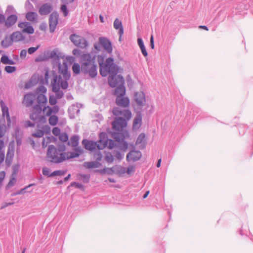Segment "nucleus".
Returning a JSON list of instances; mask_svg holds the SVG:
<instances>
[{
    "label": "nucleus",
    "mask_w": 253,
    "mask_h": 253,
    "mask_svg": "<svg viewBox=\"0 0 253 253\" xmlns=\"http://www.w3.org/2000/svg\"><path fill=\"white\" fill-rule=\"evenodd\" d=\"M100 73L103 77L109 75L108 83L109 85L115 87L117 86L124 84L125 80L121 75H117L119 68L114 63L113 59L111 58L107 59L104 64L100 63Z\"/></svg>",
    "instance_id": "obj_1"
},
{
    "label": "nucleus",
    "mask_w": 253,
    "mask_h": 253,
    "mask_svg": "<svg viewBox=\"0 0 253 253\" xmlns=\"http://www.w3.org/2000/svg\"><path fill=\"white\" fill-rule=\"evenodd\" d=\"M65 146L64 145L58 149H56L54 146H49L47 153V157L50 161L59 163L66 160H68L79 157L83 153V150L78 147L75 149V152H64Z\"/></svg>",
    "instance_id": "obj_2"
},
{
    "label": "nucleus",
    "mask_w": 253,
    "mask_h": 253,
    "mask_svg": "<svg viewBox=\"0 0 253 253\" xmlns=\"http://www.w3.org/2000/svg\"><path fill=\"white\" fill-rule=\"evenodd\" d=\"M62 75L54 77L51 82L52 90L56 93V97L61 98L63 96V92L60 90V86L63 89H66L68 87L67 80L70 78V74L67 71V67L65 65L63 69L61 71Z\"/></svg>",
    "instance_id": "obj_3"
},
{
    "label": "nucleus",
    "mask_w": 253,
    "mask_h": 253,
    "mask_svg": "<svg viewBox=\"0 0 253 253\" xmlns=\"http://www.w3.org/2000/svg\"><path fill=\"white\" fill-rule=\"evenodd\" d=\"M95 59L94 56L88 53L84 54L81 56V71L84 74H88L91 78L95 77L97 74Z\"/></svg>",
    "instance_id": "obj_4"
},
{
    "label": "nucleus",
    "mask_w": 253,
    "mask_h": 253,
    "mask_svg": "<svg viewBox=\"0 0 253 253\" xmlns=\"http://www.w3.org/2000/svg\"><path fill=\"white\" fill-rule=\"evenodd\" d=\"M25 37L19 31L14 32L10 36L9 38H5L1 42V45L4 47H7L11 45L12 42H17L24 40Z\"/></svg>",
    "instance_id": "obj_5"
},
{
    "label": "nucleus",
    "mask_w": 253,
    "mask_h": 253,
    "mask_svg": "<svg viewBox=\"0 0 253 253\" xmlns=\"http://www.w3.org/2000/svg\"><path fill=\"white\" fill-rule=\"evenodd\" d=\"M70 39L75 45L81 48H85L87 46L85 39L79 35L73 34L70 36Z\"/></svg>",
    "instance_id": "obj_6"
},
{
    "label": "nucleus",
    "mask_w": 253,
    "mask_h": 253,
    "mask_svg": "<svg viewBox=\"0 0 253 253\" xmlns=\"http://www.w3.org/2000/svg\"><path fill=\"white\" fill-rule=\"evenodd\" d=\"M126 120L122 118H116L112 123L113 128L117 131H122L126 126Z\"/></svg>",
    "instance_id": "obj_7"
},
{
    "label": "nucleus",
    "mask_w": 253,
    "mask_h": 253,
    "mask_svg": "<svg viewBox=\"0 0 253 253\" xmlns=\"http://www.w3.org/2000/svg\"><path fill=\"white\" fill-rule=\"evenodd\" d=\"M102 159V155L100 153L97 154L96 160L97 162H84L83 164L84 167L87 169H93L99 168L101 164L99 163Z\"/></svg>",
    "instance_id": "obj_8"
},
{
    "label": "nucleus",
    "mask_w": 253,
    "mask_h": 253,
    "mask_svg": "<svg viewBox=\"0 0 253 253\" xmlns=\"http://www.w3.org/2000/svg\"><path fill=\"white\" fill-rule=\"evenodd\" d=\"M36 96L35 94L29 93L25 94L22 101V103L26 107L31 106L36 99Z\"/></svg>",
    "instance_id": "obj_9"
},
{
    "label": "nucleus",
    "mask_w": 253,
    "mask_h": 253,
    "mask_svg": "<svg viewBox=\"0 0 253 253\" xmlns=\"http://www.w3.org/2000/svg\"><path fill=\"white\" fill-rule=\"evenodd\" d=\"M116 103L118 106L126 108L129 105L130 101L127 97L125 96H117L116 98Z\"/></svg>",
    "instance_id": "obj_10"
},
{
    "label": "nucleus",
    "mask_w": 253,
    "mask_h": 253,
    "mask_svg": "<svg viewBox=\"0 0 253 253\" xmlns=\"http://www.w3.org/2000/svg\"><path fill=\"white\" fill-rule=\"evenodd\" d=\"M50 31L51 32L54 31L58 23V15L56 13H52L49 19Z\"/></svg>",
    "instance_id": "obj_11"
},
{
    "label": "nucleus",
    "mask_w": 253,
    "mask_h": 253,
    "mask_svg": "<svg viewBox=\"0 0 253 253\" xmlns=\"http://www.w3.org/2000/svg\"><path fill=\"white\" fill-rule=\"evenodd\" d=\"M59 110V108L58 106H54L53 107L47 106L42 109L43 114L46 116H50L52 113L57 114Z\"/></svg>",
    "instance_id": "obj_12"
},
{
    "label": "nucleus",
    "mask_w": 253,
    "mask_h": 253,
    "mask_svg": "<svg viewBox=\"0 0 253 253\" xmlns=\"http://www.w3.org/2000/svg\"><path fill=\"white\" fill-rule=\"evenodd\" d=\"M141 157V153L138 151H132L126 156L127 161H135L139 160Z\"/></svg>",
    "instance_id": "obj_13"
},
{
    "label": "nucleus",
    "mask_w": 253,
    "mask_h": 253,
    "mask_svg": "<svg viewBox=\"0 0 253 253\" xmlns=\"http://www.w3.org/2000/svg\"><path fill=\"white\" fill-rule=\"evenodd\" d=\"M105 135V133H101L100 137L102 138V137H103V138L95 142L96 148H97L98 150H103L107 146V139L104 137Z\"/></svg>",
    "instance_id": "obj_14"
},
{
    "label": "nucleus",
    "mask_w": 253,
    "mask_h": 253,
    "mask_svg": "<svg viewBox=\"0 0 253 253\" xmlns=\"http://www.w3.org/2000/svg\"><path fill=\"white\" fill-rule=\"evenodd\" d=\"M100 44L109 53H111L112 51V47L111 42L105 38H100L99 39Z\"/></svg>",
    "instance_id": "obj_15"
},
{
    "label": "nucleus",
    "mask_w": 253,
    "mask_h": 253,
    "mask_svg": "<svg viewBox=\"0 0 253 253\" xmlns=\"http://www.w3.org/2000/svg\"><path fill=\"white\" fill-rule=\"evenodd\" d=\"M114 27L115 29L119 30V41H121L122 37L124 34V29L121 21L116 18L114 22Z\"/></svg>",
    "instance_id": "obj_16"
},
{
    "label": "nucleus",
    "mask_w": 253,
    "mask_h": 253,
    "mask_svg": "<svg viewBox=\"0 0 253 253\" xmlns=\"http://www.w3.org/2000/svg\"><path fill=\"white\" fill-rule=\"evenodd\" d=\"M42 108L40 105H35L33 109L32 113L30 115V119L33 120H37L42 112Z\"/></svg>",
    "instance_id": "obj_17"
},
{
    "label": "nucleus",
    "mask_w": 253,
    "mask_h": 253,
    "mask_svg": "<svg viewBox=\"0 0 253 253\" xmlns=\"http://www.w3.org/2000/svg\"><path fill=\"white\" fill-rule=\"evenodd\" d=\"M135 100L136 103L139 105H143L145 102V97L143 92H137L135 94Z\"/></svg>",
    "instance_id": "obj_18"
},
{
    "label": "nucleus",
    "mask_w": 253,
    "mask_h": 253,
    "mask_svg": "<svg viewBox=\"0 0 253 253\" xmlns=\"http://www.w3.org/2000/svg\"><path fill=\"white\" fill-rule=\"evenodd\" d=\"M18 17L16 15L12 14L8 16L5 20V26L7 28L12 26L17 21Z\"/></svg>",
    "instance_id": "obj_19"
},
{
    "label": "nucleus",
    "mask_w": 253,
    "mask_h": 253,
    "mask_svg": "<svg viewBox=\"0 0 253 253\" xmlns=\"http://www.w3.org/2000/svg\"><path fill=\"white\" fill-rule=\"evenodd\" d=\"M52 10V7L50 4L45 3L42 5L39 9V13L41 15H46Z\"/></svg>",
    "instance_id": "obj_20"
},
{
    "label": "nucleus",
    "mask_w": 253,
    "mask_h": 253,
    "mask_svg": "<svg viewBox=\"0 0 253 253\" xmlns=\"http://www.w3.org/2000/svg\"><path fill=\"white\" fill-rule=\"evenodd\" d=\"M82 143L86 150L92 151L96 149V143L92 141L83 140Z\"/></svg>",
    "instance_id": "obj_21"
},
{
    "label": "nucleus",
    "mask_w": 253,
    "mask_h": 253,
    "mask_svg": "<svg viewBox=\"0 0 253 253\" xmlns=\"http://www.w3.org/2000/svg\"><path fill=\"white\" fill-rule=\"evenodd\" d=\"M0 106H1V108L2 116L3 117H6V120L7 121V125L9 126L10 123V118L8 112V109L3 103H0Z\"/></svg>",
    "instance_id": "obj_22"
},
{
    "label": "nucleus",
    "mask_w": 253,
    "mask_h": 253,
    "mask_svg": "<svg viewBox=\"0 0 253 253\" xmlns=\"http://www.w3.org/2000/svg\"><path fill=\"white\" fill-rule=\"evenodd\" d=\"M114 94L117 96H123L126 94V88L124 84L119 85L114 90Z\"/></svg>",
    "instance_id": "obj_23"
},
{
    "label": "nucleus",
    "mask_w": 253,
    "mask_h": 253,
    "mask_svg": "<svg viewBox=\"0 0 253 253\" xmlns=\"http://www.w3.org/2000/svg\"><path fill=\"white\" fill-rule=\"evenodd\" d=\"M37 102L40 105L46 104L47 103L46 97L42 93H39L37 97Z\"/></svg>",
    "instance_id": "obj_24"
},
{
    "label": "nucleus",
    "mask_w": 253,
    "mask_h": 253,
    "mask_svg": "<svg viewBox=\"0 0 253 253\" xmlns=\"http://www.w3.org/2000/svg\"><path fill=\"white\" fill-rule=\"evenodd\" d=\"M79 138L78 136L74 135L68 142V145L73 147H76L79 144Z\"/></svg>",
    "instance_id": "obj_25"
},
{
    "label": "nucleus",
    "mask_w": 253,
    "mask_h": 253,
    "mask_svg": "<svg viewBox=\"0 0 253 253\" xmlns=\"http://www.w3.org/2000/svg\"><path fill=\"white\" fill-rule=\"evenodd\" d=\"M142 119L140 116H137L134 119L133 125L134 129L139 128L141 125Z\"/></svg>",
    "instance_id": "obj_26"
},
{
    "label": "nucleus",
    "mask_w": 253,
    "mask_h": 253,
    "mask_svg": "<svg viewBox=\"0 0 253 253\" xmlns=\"http://www.w3.org/2000/svg\"><path fill=\"white\" fill-rule=\"evenodd\" d=\"M1 62L3 64H9V65H13L14 64V62L9 58V57L6 55H2L0 58Z\"/></svg>",
    "instance_id": "obj_27"
},
{
    "label": "nucleus",
    "mask_w": 253,
    "mask_h": 253,
    "mask_svg": "<svg viewBox=\"0 0 253 253\" xmlns=\"http://www.w3.org/2000/svg\"><path fill=\"white\" fill-rule=\"evenodd\" d=\"M37 14L34 12H28L26 15V18L28 21H35L37 18Z\"/></svg>",
    "instance_id": "obj_28"
},
{
    "label": "nucleus",
    "mask_w": 253,
    "mask_h": 253,
    "mask_svg": "<svg viewBox=\"0 0 253 253\" xmlns=\"http://www.w3.org/2000/svg\"><path fill=\"white\" fill-rule=\"evenodd\" d=\"M48 122L50 125L55 126L58 122V118L55 115H51L49 118Z\"/></svg>",
    "instance_id": "obj_29"
},
{
    "label": "nucleus",
    "mask_w": 253,
    "mask_h": 253,
    "mask_svg": "<svg viewBox=\"0 0 253 253\" xmlns=\"http://www.w3.org/2000/svg\"><path fill=\"white\" fill-rule=\"evenodd\" d=\"M72 70L74 73L79 74L81 71V66L78 63H75L72 67Z\"/></svg>",
    "instance_id": "obj_30"
},
{
    "label": "nucleus",
    "mask_w": 253,
    "mask_h": 253,
    "mask_svg": "<svg viewBox=\"0 0 253 253\" xmlns=\"http://www.w3.org/2000/svg\"><path fill=\"white\" fill-rule=\"evenodd\" d=\"M22 32L23 33H27V34H33L34 32V29L32 26H31L30 24L25 28L22 30Z\"/></svg>",
    "instance_id": "obj_31"
},
{
    "label": "nucleus",
    "mask_w": 253,
    "mask_h": 253,
    "mask_svg": "<svg viewBox=\"0 0 253 253\" xmlns=\"http://www.w3.org/2000/svg\"><path fill=\"white\" fill-rule=\"evenodd\" d=\"M16 68L14 66H6L4 68V71L8 73H12L16 71Z\"/></svg>",
    "instance_id": "obj_32"
},
{
    "label": "nucleus",
    "mask_w": 253,
    "mask_h": 253,
    "mask_svg": "<svg viewBox=\"0 0 253 253\" xmlns=\"http://www.w3.org/2000/svg\"><path fill=\"white\" fill-rule=\"evenodd\" d=\"M135 171V167L133 165H130L126 169V173L128 175H131L134 173Z\"/></svg>",
    "instance_id": "obj_33"
},
{
    "label": "nucleus",
    "mask_w": 253,
    "mask_h": 253,
    "mask_svg": "<svg viewBox=\"0 0 253 253\" xmlns=\"http://www.w3.org/2000/svg\"><path fill=\"white\" fill-rule=\"evenodd\" d=\"M122 115L127 120H129L131 118V113L128 110H125L123 111Z\"/></svg>",
    "instance_id": "obj_34"
},
{
    "label": "nucleus",
    "mask_w": 253,
    "mask_h": 253,
    "mask_svg": "<svg viewBox=\"0 0 253 253\" xmlns=\"http://www.w3.org/2000/svg\"><path fill=\"white\" fill-rule=\"evenodd\" d=\"M44 135V131L42 130H38L35 132L33 133L32 135L35 137H42Z\"/></svg>",
    "instance_id": "obj_35"
},
{
    "label": "nucleus",
    "mask_w": 253,
    "mask_h": 253,
    "mask_svg": "<svg viewBox=\"0 0 253 253\" xmlns=\"http://www.w3.org/2000/svg\"><path fill=\"white\" fill-rule=\"evenodd\" d=\"M6 131V127L5 125H0V138L4 136Z\"/></svg>",
    "instance_id": "obj_36"
},
{
    "label": "nucleus",
    "mask_w": 253,
    "mask_h": 253,
    "mask_svg": "<svg viewBox=\"0 0 253 253\" xmlns=\"http://www.w3.org/2000/svg\"><path fill=\"white\" fill-rule=\"evenodd\" d=\"M145 138V134L143 133H141L138 136V137L136 140V144H138L141 143L142 142H143L144 141Z\"/></svg>",
    "instance_id": "obj_37"
},
{
    "label": "nucleus",
    "mask_w": 253,
    "mask_h": 253,
    "mask_svg": "<svg viewBox=\"0 0 253 253\" xmlns=\"http://www.w3.org/2000/svg\"><path fill=\"white\" fill-rule=\"evenodd\" d=\"M13 151L9 149L8 150L7 154H6V162L9 161H10L13 158Z\"/></svg>",
    "instance_id": "obj_38"
},
{
    "label": "nucleus",
    "mask_w": 253,
    "mask_h": 253,
    "mask_svg": "<svg viewBox=\"0 0 253 253\" xmlns=\"http://www.w3.org/2000/svg\"><path fill=\"white\" fill-rule=\"evenodd\" d=\"M57 98L55 96L53 95H51L49 96V102L51 105L55 106V105L57 103Z\"/></svg>",
    "instance_id": "obj_39"
},
{
    "label": "nucleus",
    "mask_w": 253,
    "mask_h": 253,
    "mask_svg": "<svg viewBox=\"0 0 253 253\" xmlns=\"http://www.w3.org/2000/svg\"><path fill=\"white\" fill-rule=\"evenodd\" d=\"M52 138L50 137H46L43 139L42 142V145L43 147H46L47 143H50L51 141Z\"/></svg>",
    "instance_id": "obj_40"
},
{
    "label": "nucleus",
    "mask_w": 253,
    "mask_h": 253,
    "mask_svg": "<svg viewBox=\"0 0 253 253\" xmlns=\"http://www.w3.org/2000/svg\"><path fill=\"white\" fill-rule=\"evenodd\" d=\"M123 111H122L120 108L115 107L113 109L112 113L115 116H119L122 115Z\"/></svg>",
    "instance_id": "obj_41"
},
{
    "label": "nucleus",
    "mask_w": 253,
    "mask_h": 253,
    "mask_svg": "<svg viewBox=\"0 0 253 253\" xmlns=\"http://www.w3.org/2000/svg\"><path fill=\"white\" fill-rule=\"evenodd\" d=\"M108 145V147L110 149H112L116 145L115 142L111 139H107V145Z\"/></svg>",
    "instance_id": "obj_42"
},
{
    "label": "nucleus",
    "mask_w": 253,
    "mask_h": 253,
    "mask_svg": "<svg viewBox=\"0 0 253 253\" xmlns=\"http://www.w3.org/2000/svg\"><path fill=\"white\" fill-rule=\"evenodd\" d=\"M46 91V88L43 86H40L39 87H38L36 92L37 94H39V93H45V92Z\"/></svg>",
    "instance_id": "obj_43"
},
{
    "label": "nucleus",
    "mask_w": 253,
    "mask_h": 253,
    "mask_svg": "<svg viewBox=\"0 0 253 253\" xmlns=\"http://www.w3.org/2000/svg\"><path fill=\"white\" fill-rule=\"evenodd\" d=\"M59 139L62 142H66L68 140V136L67 134L65 133H62L59 136Z\"/></svg>",
    "instance_id": "obj_44"
},
{
    "label": "nucleus",
    "mask_w": 253,
    "mask_h": 253,
    "mask_svg": "<svg viewBox=\"0 0 253 253\" xmlns=\"http://www.w3.org/2000/svg\"><path fill=\"white\" fill-rule=\"evenodd\" d=\"M105 160L108 163H112L114 160L113 155L111 153L107 154L106 156H105Z\"/></svg>",
    "instance_id": "obj_45"
},
{
    "label": "nucleus",
    "mask_w": 253,
    "mask_h": 253,
    "mask_svg": "<svg viewBox=\"0 0 253 253\" xmlns=\"http://www.w3.org/2000/svg\"><path fill=\"white\" fill-rule=\"evenodd\" d=\"M65 174V172L61 171V170H55L52 172L50 175L49 176H54L56 175H64Z\"/></svg>",
    "instance_id": "obj_46"
},
{
    "label": "nucleus",
    "mask_w": 253,
    "mask_h": 253,
    "mask_svg": "<svg viewBox=\"0 0 253 253\" xmlns=\"http://www.w3.org/2000/svg\"><path fill=\"white\" fill-rule=\"evenodd\" d=\"M40 47V45H38L36 47H30L28 49V52L29 54H31L36 52Z\"/></svg>",
    "instance_id": "obj_47"
},
{
    "label": "nucleus",
    "mask_w": 253,
    "mask_h": 253,
    "mask_svg": "<svg viewBox=\"0 0 253 253\" xmlns=\"http://www.w3.org/2000/svg\"><path fill=\"white\" fill-rule=\"evenodd\" d=\"M61 10L63 12L64 15L66 16L68 14V11L65 4H63L61 6Z\"/></svg>",
    "instance_id": "obj_48"
},
{
    "label": "nucleus",
    "mask_w": 253,
    "mask_h": 253,
    "mask_svg": "<svg viewBox=\"0 0 253 253\" xmlns=\"http://www.w3.org/2000/svg\"><path fill=\"white\" fill-rule=\"evenodd\" d=\"M29 24V23L25 22H20L18 24V26L20 29H22V30L24 29H25L26 27Z\"/></svg>",
    "instance_id": "obj_49"
},
{
    "label": "nucleus",
    "mask_w": 253,
    "mask_h": 253,
    "mask_svg": "<svg viewBox=\"0 0 253 253\" xmlns=\"http://www.w3.org/2000/svg\"><path fill=\"white\" fill-rule=\"evenodd\" d=\"M52 133L54 135L58 136L60 134V129L57 127H54L52 129Z\"/></svg>",
    "instance_id": "obj_50"
},
{
    "label": "nucleus",
    "mask_w": 253,
    "mask_h": 253,
    "mask_svg": "<svg viewBox=\"0 0 253 253\" xmlns=\"http://www.w3.org/2000/svg\"><path fill=\"white\" fill-rule=\"evenodd\" d=\"M137 43H138V44L139 46V47L140 48V49H141L142 48H143L144 47H145V46H144V44L143 43V41L140 38H138L137 39Z\"/></svg>",
    "instance_id": "obj_51"
},
{
    "label": "nucleus",
    "mask_w": 253,
    "mask_h": 253,
    "mask_svg": "<svg viewBox=\"0 0 253 253\" xmlns=\"http://www.w3.org/2000/svg\"><path fill=\"white\" fill-rule=\"evenodd\" d=\"M27 55V51L25 49H23L21 51L20 53V57L22 59H24L26 57Z\"/></svg>",
    "instance_id": "obj_52"
},
{
    "label": "nucleus",
    "mask_w": 253,
    "mask_h": 253,
    "mask_svg": "<svg viewBox=\"0 0 253 253\" xmlns=\"http://www.w3.org/2000/svg\"><path fill=\"white\" fill-rule=\"evenodd\" d=\"M42 173L44 175H47L49 176V175L50 174H49L50 173L49 170L47 168H43Z\"/></svg>",
    "instance_id": "obj_53"
},
{
    "label": "nucleus",
    "mask_w": 253,
    "mask_h": 253,
    "mask_svg": "<svg viewBox=\"0 0 253 253\" xmlns=\"http://www.w3.org/2000/svg\"><path fill=\"white\" fill-rule=\"evenodd\" d=\"M5 173L4 171L0 172V184L3 181L5 177Z\"/></svg>",
    "instance_id": "obj_54"
},
{
    "label": "nucleus",
    "mask_w": 253,
    "mask_h": 253,
    "mask_svg": "<svg viewBox=\"0 0 253 253\" xmlns=\"http://www.w3.org/2000/svg\"><path fill=\"white\" fill-rule=\"evenodd\" d=\"M150 46L152 49L154 48V38H153V35H151V38H150Z\"/></svg>",
    "instance_id": "obj_55"
},
{
    "label": "nucleus",
    "mask_w": 253,
    "mask_h": 253,
    "mask_svg": "<svg viewBox=\"0 0 253 253\" xmlns=\"http://www.w3.org/2000/svg\"><path fill=\"white\" fill-rule=\"evenodd\" d=\"M4 159V154L3 152H0V164L1 163Z\"/></svg>",
    "instance_id": "obj_56"
},
{
    "label": "nucleus",
    "mask_w": 253,
    "mask_h": 253,
    "mask_svg": "<svg viewBox=\"0 0 253 253\" xmlns=\"http://www.w3.org/2000/svg\"><path fill=\"white\" fill-rule=\"evenodd\" d=\"M13 204H14V203H4L2 205V206H1V209L5 208L7 207L8 206H10V205H13Z\"/></svg>",
    "instance_id": "obj_57"
},
{
    "label": "nucleus",
    "mask_w": 253,
    "mask_h": 253,
    "mask_svg": "<svg viewBox=\"0 0 253 253\" xmlns=\"http://www.w3.org/2000/svg\"><path fill=\"white\" fill-rule=\"evenodd\" d=\"M141 52H142V53L143 55L145 57L147 56V55H148V53H147V50H146V48H145V47H144L143 48H142V49H141Z\"/></svg>",
    "instance_id": "obj_58"
},
{
    "label": "nucleus",
    "mask_w": 253,
    "mask_h": 253,
    "mask_svg": "<svg viewBox=\"0 0 253 253\" xmlns=\"http://www.w3.org/2000/svg\"><path fill=\"white\" fill-rule=\"evenodd\" d=\"M5 20L6 19L5 18L4 16L2 14H0V24L2 23L3 22L5 23Z\"/></svg>",
    "instance_id": "obj_59"
},
{
    "label": "nucleus",
    "mask_w": 253,
    "mask_h": 253,
    "mask_svg": "<svg viewBox=\"0 0 253 253\" xmlns=\"http://www.w3.org/2000/svg\"><path fill=\"white\" fill-rule=\"evenodd\" d=\"M119 172L121 174H124L126 173V169L124 168L120 167V169L118 170Z\"/></svg>",
    "instance_id": "obj_60"
},
{
    "label": "nucleus",
    "mask_w": 253,
    "mask_h": 253,
    "mask_svg": "<svg viewBox=\"0 0 253 253\" xmlns=\"http://www.w3.org/2000/svg\"><path fill=\"white\" fill-rule=\"evenodd\" d=\"M14 182H15V179H13V180H10L8 182V184L7 185V188L10 187L11 186H12L14 184Z\"/></svg>",
    "instance_id": "obj_61"
},
{
    "label": "nucleus",
    "mask_w": 253,
    "mask_h": 253,
    "mask_svg": "<svg viewBox=\"0 0 253 253\" xmlns=\"http://www.w3.org/2000/svg\"><path fill=\"white\" fill-rule=\"evenodd\" d=\"M79 53H80V51H79V50H78L77 49H75L73 50V54L74 55L78 56V55H79Z\"/></svg>",
    "instance_id": "obj_62"
},
{
    "label": "nucleus",
    "mask_w": 253,
    "mask_h": 253,
    "mask_svg": "<svg viewBox=\"0 0 253 253\" xmlns=\"http://www.w3.org/2000/svg\"><path fill=\"white\" fill-rule=\"evenodd\" d=\"M4 147V143L2 140H0V152L1 151V150Z\"/></svg>",
    "instance_id": "obj_63"
},
{
    "label": "nucleus",
    "mask_w": 253,
    "mask_h": 253,
    "mask_svg": "<svg viewBox=\"0 0 253 253\" xmlns=\"http://www.w3.org/2000/svg\"><path fill=\"white\" fill-rule=\"evenodd\" d=\"M58 54H58V51L57 50H54L51 51L50 53V55H58Z\"/></svg>",
    "instance_id": "obj_64"
}]
</instances>
